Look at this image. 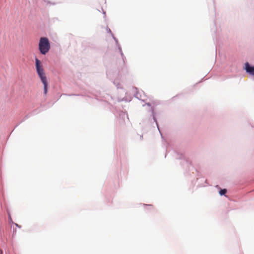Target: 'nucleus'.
I'll return each instance as SVG.
<instances>
[{
    "label": "nucleus",
    "instance_id": "nucleus-2",
    "mask_svg": "<svg viewBox=\"0 0 254 254\" xmlns=\"http://www.w3.org/2000/svg\"><path fill=\"white\" fill-rule=\"evenodd\" d=\"M51 48L50 43L46 37H41L39 40V50L42 55H46Z\"/></svg>",
    "mask_w": 254,
    "mask_h": 254
},
{
    "label": "nucleus",
    "instance_id": "nucleus-1",
    "mask_svg": "<svg viewBox=\"0 0 254 254\" xmlns=\"http://www.w3.org/2000/svg\"><path fill=\"white\" fill-rule=\"evenodd\" d=\"M35 67L37 73L40 78V79L44 84V93L46 94L47 92V87H48V82L47 81V78L45 75V72L44 71V69L43 67V65L41 64L40 61L36 58L35 59Z\"/></svg>",
    "mask_w": 254,
    "mask_h": 254
},
{
    "label": "nucleus",
    "instance_id": "nucleus-3",
    "mask_svg": "<svg viewBox=\"0 0 254 254\" xmlns=\"http://www.w3.org/2000/svg\"><path fill=\"white\" fill-rule=\"evenodd\" d=\"M245 69L247 72L254 76V66H251L248 63L245 64Z\"/></svg>",
    "mask_w": 254,
    "mask_h": 254
},
{
    "label": "nucleus",
    "instance_id": "nucleus-5",
    "mask_svg": "<svg viewBox=\"0 0 254 254\" xmlns=\"http://www.w3.org/2000/svg\"><path fill=\"white\" fill-rule=\"evenodd\" d=\"M2 254V252L1 251H0V254Z\"/></svg>",
    "mask_w": 254,
    "mask_h": 254
},
{
    "label": "nucleus",
    "instance_id": "nucleus-4",
    "mask_svg": "<svg viewBox=\"0 0 254 254\" xmlns=\"http://www.w3.org/2000/svg\"><path fill=\"white\" fill-rule=\"evenodd\" d=\"M226 192H227L226 189H222V190H220L219 191V194L221 195H224Z\"/></svg>",
    "mask_w": 254,
    "mask_h": 254
},
{
    "label": "nucleus",
    "instance_id": "nucleus-6",
    "mask_svg": "<svg viewBox=\"0 0 254 254\" xmlns=\"http://www.w3.org/2000/svg\"><path fill=\"white\" fill-rule=\"evenodd\" d=\"M16 226H17V227H19V226L18 225V224H15Z\"/></svg>",
    "mask_w": 254,
    "mask_h": 254
}]
</instances>
